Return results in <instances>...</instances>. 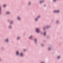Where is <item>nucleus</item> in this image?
<instances>
[{"mask_svg":"<svg viewBox=\"0 0 63 63\" xmlns=\"http://www.w3.org/2000/svg\"><path fill=\"white\" fill-rule=\"evenodd\" d=\"M41 16L40 15L38 16L35 18L34 19V20L35 22H37L39 21V19L40 18Z\"/></svg>","mask_w":63,"mask_h":63,"instance_id":"nucleus-1","label":"nucleus"},{"mask_svg":"<svg viewBox=\"0 0 63 63\" xmlns=\"http://www.w3.org/2000/svg\"><path fill=\"white\" fill-rule=\"evenodd\" d=\"M53 12L54 13H59L60 12V11L59 9H57L54 10Z\"/></svg>","mask_w":63,"mask_h":63,"instance_id":"nucleus-2","label":"nucleus"},{"mask_svg":"<svg viewBox=\"0 0 63 63\" xmlns=\"http://www.w3.org/2000/svg\"><path fill=\"white\" fill-rule=\"evenodd\" d=\"M36 32L38 34L40 32V30L39 28H36Z\"/></svg>","mask_w":63,"mask_h":63,"instance_id":"nucleus-3","label":"nucleus"},{"mask_svg":"<svg viewBox=\"0 0 63 63\" xmlns=\"http://www.w3.org/2000/svg\"><path fill=\"white\" fill-rule=\"evenodd\" d=\"M5 41L6 43H9V39L8 38H7L5 39Z\"/></svg>","mask_w":63,"mask_h":63,"instance_id":"nucleus-4","label":"nucleus"},{"mask_svg":"<svg viewBox=\"0 0 63 63\" xmlns=\"http://www.w3.org/2000/svg\"><path fill=\"white\" fill-rule=\"evenodd\" d=\"M19 56L20 57H22L24 56V55L23 53L21 52L20 54L19 55Z\"/></svg>","mask_w":63,"mask_h":63,"instance_id":"nucleus-5","label":"nucleus"},{"mask_svg":"<svg viewBox=\"0 0 63 63\" xmlns=\"http://www.w3.org/2000/svg\"><path fill=\"white\" fill-rule=\"evenodd\" d=\"M6 14V15H10L11 14V13L9 11H7L5 12Z\"/></svg>","mask_w":63,"mask_h":63,"instance_id":"nucleus-6","label":"nucleus"},{"mask_svg":"<svg viewBox=\"0 0 63 63\" xmlns=\"http://www.w3.org/2000/svg\"><path fill=\"white\" fill-rule=\"evenodd\" d=\"M17 19L18 20H19V21L21 20V19L20 17L19 16H17Z\"/></svg>","mask_w":63,"mask_h":63,"instance_id":"nucleus-7","label":"nucleus"},{"mask_svg":"<svg viewBox=\"0 0 63 63\" xmlns=\"http://www.w3.org/2000/svg\"><path fill=\"white\" fill-rule=\"evenodd\" d=\"M8 28L9 29H11L12 28V25H9L8 26Z\"/></svg>","mask_w":63,"mask_h":63,"instance_id":"nucleus-8","label":"nucleus"},{"mask_svg":"<svg viewBox=\"0 0 63 63\" xmlns=\"http://www.w3.org/2000/svg\"><path fill=\"white\" fill-rule=\"evenodd\" d=\"M16 54L17 56H18L19 55V53L18 51H17L16 52Z\"/></svg>","mask_w":63,"mask_h":63,"instance_id":"nucleus-9","label":"nucleus"},{"mask_svg":"<svg viewBox=\"0 0 63 63\" xmlns=\"http://www.w3.org/2000/svg\"><path fill=\"white\" fill-rule=\"evenodd\" d=\"M34 43L35 44H37V38H35L34 39Z\"/></svg>","mask_w":63,"mask_h":63,"instance_id":"nucleus-10","label":"nucleus"},{"mask_svg":"<svg viewBox=\"0 0 63 63\" xmlns=\"http://www.w3.org/2000/svg\"><path fill=\"white\" fill-rule=\"evenodd\" d=\"M20 39V36H18L16 38V40H19Z\"/></svg>","mask_w":63,"mask_h":63,"instance_id":"nucleus-11","label":"nucleus"},{"mask_svg":"<svg viewBox=\"0 0 63 63\" xmlns=\"http://www.w3.org/2000/svg\"><path fill=\"white\" fill-rule=\"evenodd\" d=\"M44 3V0H41L40 1V4H42Z\"/></svg>","mask_w":63,"mask_h":63,"instance_id":"nucleus-12","label":"nucleus"},{"mask_svg":"<svg viewBox=\"0 0 63 63\" xmlns=\"http://www.w3.org/2000/svg\"><path fill=\"white\" fill-rule=\"evenodd\" d=\"M46 27L47 29H49L50 27V26H46Z\"/></svg>","mask_w":63,"mask_h":63,"instance_id":"nucleus-13","label":"nucleus"},{"mask_svg":"<svg viewBox=\"0 0 63 63\" xmlns=\"http://www.w3.org/2000/svg\"><path fill=\"white\" fill-rule=\"evenodd\" d=\"M32 37H33V35H31L29 37V39H31L32 38Z\"/></svg>","mask_w":63,"mask_h":63,"instance_id":"nucleus-14","label":"nucleus"},{"mask_svg":"<svg viewBox=\"0 0 63 63\" xmlns=\"http://www.w3.org/2000/svg\"><path fill=\"white\" fill-rule=\"evenodd\" d=\"M61 58V56H59L57 57V59H60Z\"/></svg>","mask_w":63,"mask_h":63,"instance_id":"nucleus-15","label":"nucleus"},{"mask_svg":"<svg viewBox=\"0 0 63 63\" xmlns=\"http://www.w3.org/2000/svg\"><path fill=\"white\" fill-rule=\"evenodd\" d=\"M58 0H52V1L53 3H55L57 1H58Z\"/></svg>","mask_w":63,"mask_h":63,"instance_id":"nucleus-16","label":"nucleus"},{"mask_svg":"<svg viewBox=\"0 0 63 63\" xmlns=\"http://www.w3.org/2000/svg\"><path fill=\"white\" fill-rule=\"evenodd\" d=\"M43 35H44V37H45L46 36V32H43Z\"/></svg>","mask_w":63,"mask_h":63,"instance_id":"nucleus-17","label":"nucleus"},{"mask_svg":"<svg viewBox=\"0 0 63 63\" xmlns=\"http://www.w3.org/2000/svg\"><path fill=\"white\" fill-rule=\"evenodd\" d=\"M28 5H29V6H30L31 5V2H29L28 3Z\"/></svg>","mask_w":63,"mask_h":63,"instance_id":"nucleus-18","label":"nucleus"},{"mask_svg":"<svg viewBox=\"0 0 63 63\" xmlns=\"http://www.w3.org/2000/svg\"><path fill=\"white\" fill-rule=\"evenodd\" d=\"M59 22V20L56 21V23L57 24H58Z\"/></svg>","mask_w":63,"mask_h":63,"instance_id":"nucleus-19","label":"nucleus"},{"mask_svg":"<svg viewBox=\"0 0 63 63\" xmlns=\"http://www.w3.org/2000/svg\"><path fill=\"white\" fill-rule=\"evenodd\" d=\"M1 14V7L0 6V15Z\"/></svg>","mask_w":63,"mask_h":63,"instance_id":"nucleus-20","label":"nucleus"},{"mask_svg":"<svg viewBox=\"0 0 63 63\" xmlns=\"http://www.w3.org/2000/svg\"><path fill=\"white\" fill-rule=\"evenodd\" d=\"M14 22V21H12L10 22V25H11V24H12L13 23V22Z\"/></svg>","mask_w":63,"mask_h":63,"instance_id":"nucleus-21","label":"nucleus"},{"mask_svg":"<svg viewBox=\"0 0 63 63\" xmlns=\"http://www.w3.org/2000/svg\"><path fill=\"white\" fill-rule=\"evenodd\" d=\"M50 49H51V47H49L48 49V50L50 51Z\"/></svg>","mask_w":63,"mask_h":63,"instance_id":"nucleus-22","label":"nucleus"},{"mask_svg":"<svg viewBox=\"0 0 63 63\" xmlns=\"http://www.w3.org/2000/svg\"><path fill=\"white\" fill-rule=\"evenodd\" d=\"M41 46L42 47H44V44L43 43H42L41 44Z\"/></svg>","mask_w":63,"mask_h":63,"instance_id":"nucleus-23","label":"nucleus"},{"mask_svg":"<svg viewBox=\"0 0 63 63\" xmlns=\"http://www.w3.org/2000/svg\"><path fill=\"white\" fill-rule=\"evenodd\" d=\"M45 29H46V27H43V30H45Z\"/></svg>","mask_w":63,"mask_h":63,"instance_id":"nucleus-24","label":"nucleus"},{"mask_svg":"<svg viewBox=\"0 0 63 63\" xmlns=\"http://www.w3.org/2000/svg\"><path fill=\"white\" fill-rule=\"evenodd\" d=\"M50 38V36L49 35H48L47 36V38Z\"/></svg>","mask_w":63,"mask_h":63,"instance_id":"nucleus-25","label":"nucleus"},{"mask_svg":"<svg viewBox=\"0 0 63 63\" xmlns=\"http://www.w3.org/2000/svg\"><path fill=\"white\" fill-rule=\"evenodd\" d=\"M1 50H4V48L3 47H1Z\"/></svg>","mask_w":63,"mask_h":63,"instance_id":"nucleus-26","label":"nucleus"},{"mask_svg":"<svg viewBox=\"0 0 63 63\" xmlns=\"http://www.w3.org/2000/svg\"><path fill=\"white\" fill-rule=\"evenodd\" d=\"M3 6L4 7H6V4H5L3 5Z\"/></svg>","mask_w":63,"mask_h":63,"instance_id":"nucleus-27","label":"nucleus"},{"mask_svg":"<svg viewBox=\"0 0 63 63\" xmlns=\"http://www.w3.org/2000/svg\"><path fill=\"white\" fill-rule=\"evenodd\" d=\"M41 63H45V62L43 61V62H41Z\"/></svg>","mask_w":63,"mask_h":63,"instance_id":"nucleus-28","label":"nucleus"},{"mask_svg":"<svg viewBox=\"0 0 63 63\" xmlns=\"http://www.w3.org/2000/svg\"><path fill=\"white\" fill-rule=\"evenodd\" d=\"M8 22H10V19H8Z\"/></svg>","mask_w":63,"mask_h":63,"instance_id":"nucleus-29","label":"nucleus"},{"mask_svg":"<svg viewBox=\"0 0 63 63\" xmlns=\"http://www.w3.org/2000/svg\"><path fill=\"white\" fill-rule=\"evenodd\" d=\"M46 5H44V7H46Z\"/></svg>","mask_w":63,"mask_h":63,"instance_id":"nucleus-30","label":"nucleus"},{"mask_svg":"<svg viewBox=\"0 0 63 63\" xmlns=\"http://www.w3.org/2000/svg\"><path fill=\"white\" fill-rule=\"evenodd\" d=\"M26 49H25V50H24V51H26Z\"/></svg>","mask_w":63,"mask_h":63,"instance_id":"nucleus-31","label":"nucleus"}]
</instances>
